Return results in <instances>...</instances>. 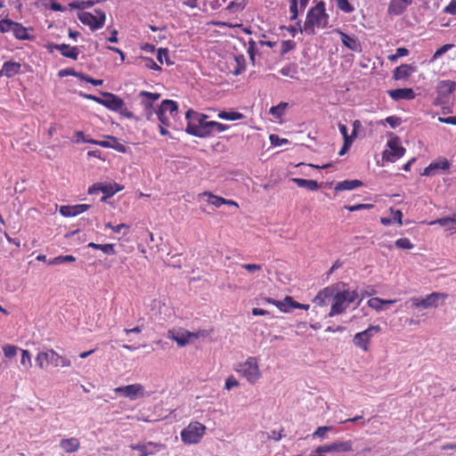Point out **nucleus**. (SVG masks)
Masks as SVG:
<instances>
[{
    "instance_id": "nucleus-44",
    "label": "nucleus",
    "mask_w": 456,
    "mask_h": 456,
    "mask_svg": "<svg viewBox=\"0 0 456 456\" xmlns=\"http://www.w3.org/2000/svg\"><path fill=\"white\" fill-rule=\"evenodd\" d=\"M335 2L337 7L346 13H350L354 10V6L349 3L348 0H335Z\"/></svg>"
},
{
    "instance_id": "nucleus-41",
    "label": "nucleus",
    "mask_w": 456,
    "mask_h": 456,
    "mask_svg": "<svg viewBox=\"0 0 456 456\" xmlns=\"http://www.w3.org/2000/svg\"><path fill=\"white\" fill-rule=\"evenodd\" d=\"M20 69V64L12 61H6L3 65V72L5 76L11 77L17 73Z\"/></svg>"
},
{
    "instance_id": "nucleus-27",
    "label": "nucleus",
    "mask_w": 456,
    "mask_h": 456,
    "mask_svg": "<svg viewBox=\"0 0 456 456\" xmlns=\"http://www.w3.org/2000/svg\"><path fill=\"white\" fill-rule=\"evenodd\" d=\"M160 445L159 444L149 442L148 444H138L135 445H131L133 450H136L140 452V456H149L153 454L155 452L159 450Z\"/></svg>"
},
{
    "instance_id": "nucleus-47",
    "label": "nucleus",
    "mask_w": 456,
    "mask_h": 456,
    "mask_svg": "<svg viewBox=\"0 0 456 456\" xmlns=\"http://www.w3.org/2000/svg\"><path fill=\"white\" fill-rule=\"evenodd\" d=\"M16 21H12L10 19H3L0 20V32L7 33L12 31Z\"/></svg>"
},
{
    "instance_id": "nucleus-16",
    "label": "nucleus",
    "mask_w": 456,
    "mask_h": 456,
    "mask_svg": "<svg viewBox=\"0 0 456 456\" xmlns=\"http://www.w3.org/2000/svg\"><path fill=\"white\" fill-rule=\"evenodd\" d=\"M387 149L383 152V158L390 162H395L399 158L403 156L405 150L400 145V141L397 137H393L387 141Z\"/></svg>"
},
{
    "instance_id": "nucleus-31",
    "label": "nucleus",
    "mask_w": 456,
    "mask_h": 456,
    "mask_svg": "<svg viewBox=\"0 0 456 456\" xmlns=\"http://www.w3.org/2000/svg\"><path fill=\"white\" fill-rule=\"evenodd\" d=\"M415 71V69L409 64H402L394 70V77L396 80L405 79Z\"/></svg>"
},
{
    "instance_id": "nucleus-40",
    "label": "nucleus",
    "mask_w": 456,
    "mask_h": 456,
    "mask_svg": "<svg viewBox=\"0 0 456 456\" xmlns=\"http://www.w3.org/2000/svg\"><path fill=\"white\" fill-rule=\"evenodd\" d=\"M88 247L94 248V249H100L104 254H107V255H114L116 253L115 248H114V244H111V243L97 244L94 242H90V243H88Z\"/></svg>"
},
{
    "instance_id": "nucleus-3",
    "label": "nucleus",
    "mask_w": 456,
    "mask_h": 456,
    "mask_svg": "<svg viewBox=\"0 0 456 456\" xmlns=\"http://www.w3.org/2000/svg\"><path fill=\"white\" fill-rule=\"evenodd\" d=\"M35 362L39 370H45L49 365L55 368L71 366V361L68 357L58 354L52 348L38 352L36 355Z\"/></svg>"
},
{
    "instance_id": "nucleus-28",
    "label": "nucleus",
    "mask_w": 456,
    "mask_h": 456,
    "mask_svg": "<svg viewBox=\"0 0 456 456\" xmlns=\"http://www.w3.org/2000/svg\"><path fill=\"white\" fill-rule=\"evenodd\" d=\"M429 225L439 224L447 232H456V215L452 217H443L434 220L428 224Z\"/></svg>"
},
{
    "instance_id": "nucleus-30",
    "label": "nucleus",
    "mask_w": 456,
    "mask_h": 456,
    "mask_svg": "<svg viewBox=\"0 0 456 456\" xmlns=\"http://www.w3.org/2000/svg\"><path fill=\"white\" fill-rule=\"evenodd\" d=\"M335 291L336 289L334 287H326L318 292V294L314 298V302L320 305H323L326 304V300L328 298L331 297H334V295L336 294Z\"/></svg>"
},
{
    "instance_id": "nucleus-17",
    "label": "nucleus",
    "mask_w": 456,
    "mask_h": 456,
    "mask_svg": "<svg viewBox=\"0 0 456 456\" xmlns=\"http://www.w3.org/2000/svg\"><path fill=\"white\" fill-rule=\"evenodd\" d=\"M353 451V442L347 441H335L329 444L318 446L315 449L317 453H328V452H349Z\"/></svg>"
},
{
    "instance_id": "nucleus-23",
    "label": "nucleus",
    "mask_w": 456,
    "mask_h": 456,
    "mask_svg": "<svg viewBox=\"0 0 456 456\" xmlns=\"http://www.w3.org/2000/svg\"><path fill=\"white\" fill-rule=\"evenodd\" d=\"M387 94L394 101L413 100L416 97V94L411 88L389 90L387 91Z\"/></svg>"
},
{
    "instance_id": "nucleus-58",
    "label": "nucleus",
    "mask_w": 456,
    "mask_h": 456,
    "mask_svg": "<svg viewBox=\"0 0 456 456\" xmlns=\"http://www.w3.org/2000/svg\"><path fill=\"white\" fill-rule=\"evenodd\" d=\"M296 46V44L292 40H285L281 43V54H285L289 51L293 50Z\"/></svg>"
},
{
    "instance_id": "nucleus-55",
    "label": "nucleus",
    "mask_w": 456,
    "mask_h": 456,
    "mask_svg": "<svg viewBox=\"0 0 456 456\" xmlns=\"http://www.w3.org/2000/svg\"><path fill=\"white\" fill-rule=\"evenodd\" d=\"M367 303L370 308L375 309L376 311L382 310V305H384V301L379 297H372L369 299Z\"/></svg>"
},
{
    "instance_id": "nucleus-35",
    "label": "nucleus",
    "mask_w": 456,
    "mask_h": 456,
    "mask_svg": "<svg viewBox=\"0 0 456 456\" xmlns=\"http://www.w3.org/2000/svg\"><path fill=\"white\" fill-rule=\"evenodd\" d=\"M360 185H362V182L359 180H345L336 184L335 191H350L359 187Z\"/></svg>"
},
{
    "instance_id": "nucleus-62",
    "label": "nucleus",
    "mask_w": 456,
    "mask_h": 456,
    "mask_svg": "<svg viewBox=\"0 0 456 456\" xmlns=\"http://www.w3.org/2000/svg\"><path fill=\"white\" fill-rule=\"evenodd\" d=\"M241 268L248 273H255L262 270V265L257 264H242Z\"/></svg>"
},
{
    "instance_id": "nucleus-49",
    "label": "nucleus",
    "mask_w": 456,
    "mask_h": 456,
    "mask_svg": "<svg viewBox=\"0 0 456 456\" xmlns=\"http://www.w3.org/2000/svg\"><path fill=\"white\" fill-rule=\"evenodd\" d=\"M157 60L159 63L163 64L166 62L167 65L172 64L168 58V50L167 48H159L158 50Z\"/></svg>"
},
{
    "instance_id": "nucleus-26",
    "label": "nucleus",
    "mask_w": 456,
    "mask_h": 456,
    "mask_svg": "<svg viewBox=\"0 0 456 456\" xmlns=\"http://www.w3.org/2000/svg\"><path fill=\"white\" fill-rule=\"evenodd\" d=\"M59 445L64 452L73 453L80 448V442L77 437L63 438Z\"/></svg>"
},
{
    "instance_id": "nucleus-15",
    "label": "nucleus",
    "mask_w": 456,
    "mask_h": 456,
    "mask_svg": "<svg viewBox=\"0 0 456 456\" xmlns=\"http://www.w3.org/2000/svg\"><path fill=\"white\" fill-rule=\"evenodd\" d=\"M208 336L207 330H200L197 332L185 330L181 334L175 335L174 330L167 331V338L175 341L179 346H185L189 344L191 338H199Z\"/></svg>"
},
{
    "instance_id": "nucleus-53",
    "label": "nucleus",
    "mask_w": 456,
    "mask_h": 456,
    "mask_svg": "<svg viewBox=\"0 0 456 456\" xmlns=\"http://www.w3.org/2000/svg\"><path fill=\"white\" fill-rule=\"evenodd\" d=\"M453 46H454V45H452V44H446V45H443L442 47H440L439 49H437L436 51V53H434V55L432 56L431 61H435L436 60H437L443 54H444L449 50H451Z\"/></svg>"
},
{
    "instance_id": "nucleus-46",
    "label": "nucleus",
    "mask_w": 456,
    "mask_h": 456,
    "mask_svg": "<svg viewBox=\"0 0 456 456\" xmlns=\"http://www.w3.org/2000/svg\"><path fill=\"white\" fill-rule=\"evenodd\" d=\"M69 5L71 9L84 10V9L92 7L94 5V2L90 1V0H88V1H74V2L69 3Z\"/></svg>"
},
{
    "instance_id": "nucleus-60",
    "label": "nucleus",
    "mask_w": 456,
    "mask_h": 456,
    "mask_svg": "<svg viewBox=\"0 0 456 456\" xmlns=\"http://www.w3.org/2000/svg\"><path fill=\"white\" fill-rule=\"evenodd\" d=\"M332 427L330 426H322L317 428V429L314 432L313 436H318L321 438H324L326 436V432L331 430Z\"/></svg>"
},
{
    "instance_id": "nucleus-29",
    "label": "nucleus",
    "mask_w": 456,
    "mask_h": 456,
    "mask_svg": "<svg viewBox=\"0 0 456 456\" xmlns=\"http://www.w3.org/2000/svg\"><path fill=\"white\" fill-rule=\"evenodd\" d=\"M308 3L309 0H289V12L291 13L290 20H297L299 11H304Z\"/></svg>"
},
{
    "instance_id": "nucleus-42",
    "label": "nucleus",
    "mask_w": 456,
    "mask_h": 456,
    "mask_svg": "<svg viewBox=\"0 0 456 456\" xmlns=\"http://www.w3.org/2000/svg\"><path fill=\"white\" fill-rule=\"evenodd\" d=\"M76 261V257L71 255L58 256L48 262L50 265H58L65 263H73Z\"/></svg>"
},
{
    "instance_id": "nucleus-11",
    "label": "nucleus",
    "mask_w": 456,
    "mask_h": 456,
    "mask_svg": "<svg viewBox=\"0 0 456 456\" xmlns=\"http://www.w3.org/2000/svg\"><path fill=\"white\" fill-rule=\"evenodd\" d=\"M381 331L379 325H370L366 330L357 332L353 338L354 345L362 349L363 352H368L370 349V343L375 334Z\"/></svg>"
},
{
    "instance_id": "nucleus-6",
    "label": "nucleus",
    "mask_w": 456,
    "mask_h": 456,
    "mask_svg": "<svg viewBox=\"0 0 456 456\" xmlns=\"http://www.w3.org/2000/svg\"><path fill=\"white\" fill-rule=\"evenodd\" d=\"M178 105L173 100L162 101L160 106L156 111L159 123L167 126H171V118L175 119L178 116Z\"/></svg>"
},
{
    "instance_id": "nucleus-45",
    "label": "nucleus",
    "mask_w": 456,
    "mask_h": 456,
    "mask_svg": "<svg viewBox=\"0 0 456 456\" xmlns=\"http://www.w3.org/2000/svg\"><path fill=\"white\" fill-rule=\"evenodd\" d=\"M21 357H20V363L23 367L26 369H29L32 366L31 362V354L26 349H20Z\"/></svg>"
},
{
    "instance_id": "nucleus-33",
    "label": "nucleus",
    "mask_w": 456,
    "mask_h": 456,
    "mask_svg": "<svg viewBox=\"0 0 456 456\" xmlns=\"http://www.w3.org/2000/svg\"><path fill=\"white\" fill-rule=\"evenodd\" d=\"M204 197L207 198L206 201L215 208H220L223 205V202H224V198L215 195L209 191H204L199 194V198Z\"/></svg>"
},
{
    "instance_id": "nucleus-10",
    "label": "nucleus",
    "mask_w": 456,
    "mask_h": 456,
    "mask_svg": "<svg viewBox=\"0 0 456 456\" xmlns=\"http://www.w3.org/2000/svg\"><path fill=\"white\" fill-rule=\"evenodd\" d=\"M94 13L89 12H81L78 13L79 20L92 30L102 28L105 23L106 14L104 11L94 9Z\"/></svg>"
},
{
    "instance_id": "nucleus-50",
    "label": "nucleus",
    "mask_w": 456,
    "mask_h": 456,
    "mask_svg": "<svg viewBox=\"0 0 456 456\" xmlns=\"http://www.w3.org/2000/svg\"><path fill=\"white\" fill-rule=\"evenodd\" d=\"M395 244L397 248L402 249H411L414 248V245L408 238H400L395 240Z\"/></svg>"
},
{
    "instance_id": "nucleus-25",
    "label": "nucleus",
    "mask_w": 456,
    "mask_h": 456,
    "mask_svg": "<svg viewBox=\"0 0 456 456\" xmlns=\"http://www.w3.org/2000/svg\"><path fill=\"white\" fill-rule=\"evenodd\" d=\"M338 33L340 35L341 41L346 47L357 53L362 51L361 43L355 36L347 35L340 30H338Z\"/></svg>"
},
{
    "instance_id": "nucleus-12",
    "label": "nucleus",
    "mask_w": 456,
    "mask_h": 456,
    "mask_svg": "<svg viewBox=\"0 0 456 456\" xmlns=\"http://www.w3.org/2000/svg\"><path fill=\"white\" fill-rule=\"evenodd\" d=\"M455 90L456 81H452L449 79L439 80L436 86V92L437 94L436 102L439 104L449 103Z\"/></svg>"
},
{
    "instance_id": "nucleus-51",
    "label": "nucleus",
    "mask_w": 456,
    "mask_h": 456,
    "mask_svg": "<svg viewBox=\"0 0 456 456\" xmlns=\"http://www.w3.org/2000/svg\"><path fill=\"white\" fill-rule=\"evenodd\" d=\"M245 7L246 3L232 1L227 5L226 10H228L231 12H237L242 11Z\"/></svg>"
},
{
    "instance_id": "nucleus-61",
    "label": "nucleus",
    "mask_w": 456,
    "mask_h": 456,
    "mask_svg": "<svg viewBox=\"0 0 456 456\" xmlns=\"http://www.w3.org/2000/svg\"><path fill=\"white\" fill-rule=\"evenodd\" d=\"M239 386V381L232 375L229 376L225 380L224 387L227 390H231L232 387Z\"/></svg>"
},
{
    "instance_id": "nucleus-39",
    "label": "nucleus",
    "mask_w": 456,
    "mask_h": 456,
    "mask_svg": "<svg viewBox=\"0 0 456 456\" xmlns=\"http://www.w3.org/2000/svg\"><path fill=\"white\" fill-rule=\"evenodd\" d=\"M217 117L221 119L236 121L240 120L244 118L243 114L238 111H225L222 110L218 113Z\"/></svg>"
},
{
    "instance_id": "nucleus-7",
    "label": "nucleus",
    "mask_w": 456,
    "mask_h": 456,
    "mask_svg": "<svg viewBox=\"0 0 456 456\" xmlns=\"http://www.w3.org/2000/svg\"><path fill=\"white\" fill-rule=\"evenodd\" d=\"M205 432L206 427L203 424L193 421L182 430L181 439L186 444H196L200 442Z\"/></svg>"
},
{
    "instance_id": "nucleus-5",
    "label": "nucleus",
    "mask_w": 456,
    "mask_h": 456,
    "mask_svg": "<svg viewBox=\"0 0 456 456\" xmlns=\"http://www.w3.org/2000/svg\"><path fill=\"white\" fill-rule=\"evenodd\" d=\"M357 297L358 293L355 290L345 289L341 292H337L334 295L329 316L332 317L342 314L348 307L349 304L356 300Z\"/></svg>"
},
{
    "instance_id": "nucleus-37",
    "label": "nucleus",
    "mask_w": 456,
    "mask_h": 456,
    "mask_svg": "<svg viewBox=\"0 0 456 456\" xmlns=\"http://www.w3.org/2000/svg\"><path fill=\"white\" fill-rule=\"evenodd\" d=\"M288 106V102H281L278 105L273 106L269 112L275 119H280L284 116Z\"/></svg>"
},
{
    "instance_id": "nucleus-20",
    "label": "nucleus",
    "mask_w": 456,
    "mask_h": 456,
    "mask_svg": "<svg viewBox=\"0 0 456 456\" xmlns=\"http://www.w3.org/2000/svg\"><path fill=\"white\" fill-rule=\"evenodd\" d=\"M102 94L104 97L102 105L110 110L118 112L121 110L122 107L125 105L124 101L114 94L102 93Z\"/></svg>"
},
{
    "instance_id": "nucleus-43",
    "label": "nucleus",
    "mask_w": 456,
    "mask_h": 456,
    "mask_svg": "<svg viewBox=\"0 0 456 456\" xmlns=\"http://www.w3.org/2000/svg\"><path fill=\"white\" fill-rule=\"evenodd\" d=\"M279 72L285 77H289L291 78H296V74L297 73L296 65H287L281 68Z\"/></svg>"
},
{
    "instance_id": "nucleus-38",
    "label": "nucleus",
    "mask_w": 456,
    "mask_h": 456,
    "mask_svg": "<svg viewBox=\"0 0 456 456\" xmlns=\"http://www.w3.org/2000/svg\"><path fill=\"white\" fill-rule=\"evenodd\" d=\"M294 299L290 296H286L283 300H278L276 307L283 313H289L293 308Z\"/></svg>"
},
{
    "instance_id": "nucleus-56",
    "label": "nucleus",
    "mask_w": 456,
    "mask_h": 456,
    "mask_svg": "<svg viewBox=\"0 0 456 456\" xmlns=\"http://www.w3.org/2000/svg\"><path fill=\"white\" fill-rule=\"evenodd\" d=\"M236 63H237V67L235 68V69L232 71V74L233 75H240L244 69H245V66H244V57L242 55L240 56H236L234 58Z\"/></svg>"
},
{
    "instance_id": "nucleus-54",
    "label": "nucleus",
    "mask_w": 456,
    "mask_h": 456,
    "mask_svg": "<svg viewBox=\"0 0 456 456\" xmlns=\"http://www.w3.org/2000/svg\"><path fill=\"white\" fill-rule=\"evenodd\" d=\"M409 54V50L405 47H399L396 49V53L395 54L389 55L388 60L391 61H395L401 57L407 56Z\"/></svg>"
},
{
    "instance_id": "nucleus-32",
    "label": "nucleus",
    "mask_w": 456,
    "mask_h": 456,
    "mask_svg": "<svg viewBox=\"0 0 456 456\" xmlns=\"http://www.w3.org/2000/svg\"><path fill=\"white\" fill-rule=\"evenodd\" d=\"M450 168V163L445 158H438L432 161L423 171H436V170H447Z\"/></svg>"
},
{
    "instance_id": "nucleus-14",
    "label": "nucleus",
    "mask_w": 456,
    "mask_h": 456,
    "mask_svg": "<svg viewBox=\"0 0 456 456\" xmlns=\"http://www.w3.org/2000/svg\"><path fill=\"white\" fill-rule=\"evenodd\" d=\"M114 392L117 395L128 398L130 400H136L137 398H142L145 395V389L142 384L134 383L124 387H118L114 388Z\"/></svg>"
},
{
    "instance_id": "nucleus-64",
    "label": "nucleus",
    "mask_w": 456,
    "mask_h": 456,
    "mask_svg": "<svg viewBox=\"0 0 456 456\" xmlns=\"http://www.w3.org/2000/svg\"><path fill=\"white\" fill-rule=\"evenodd\" d=\"M444 12L455 15L456 14V0H451L448 5L444 8Z\"/></svg>"
},
{
    "instance_id": "nucleus-52",
    "label": "nucleus",
    "mask_w": 456,
    "mask_h": 456,
    "mask_svg": "<svg viewBox=\"0 0 456 456\" xmlns=\"http://www.w3.org/2000/svg\"><path fill=\"white\" fill-rule=\"evenodd\" d=\"M18 349V346L10 344L4 345L3 346L4 354L7 358L14 357L17 354Z\"/></svg>"
},
{
    "instance_id": "nucleus-48",
    "label": "nucleus",
    "mask_w": 456,
    "mask_h": 456,
    "mask_svg": "<svg viewBox=\"0 0 456 456\" xmlns=\"http://www.w3.org/2000/svg\"><path fill=\"white\" fill-rule=\"evenodd\" d=\"M229 128V126L216 122V121H210V135L214 134L215 133H222L226 131Z\"/></svg>"
},
{
    "instance_id": "nucleus-34",
    "label": "nucleus",
    "mask_w": 456,
    "mask_h": 456,
    "mask_svg": "<svg viewBox=\"0 0 456 456\" xmlns=\"http://www.w3.org/2000/svg\"><path fill=\"white\" fill-rule=\"evenodd\" d=\"M292 181L301 188L308 191H317L320 188L319 183L314 180H307L303 178H293Z\"/></svg>"
},
{
    "instance_id": "nucleus-24",
    "label": "nucleus",
    "mask_w": 456,
    "mask_h": 456,
    "mask_svg": "<svg viewBox=\"0 0 456 456\" xmlns=\"http://www.w3.org/2000/svg\"><path fill=\"white\" fill-rule=\"evenodd\" d=\"M90 205L87 204H78L74 206H61L60 208V213L63 216L71 217L76 216L79 214H82L88 210Z\"/></svg>"
},
{
    "instance_id": "nucleus-36",
    "label": "nucleus",
    "mask_w": 456,
    "mask_h": 456,
    "mask_svg": "<svg viewBox=\"0 0 456 456\" xmlns=\"http://www.w3.org/2000/svg\"><path fill=\"white\" fill-rule=\"evenodd\" d=\"M28 28H25L21 23L15 22L12 29L13 36L19 40H28L30 36L28 34Z\"/></svg>"
},
{
    "instance_id": "nucleus-1",
    "label": "nucleus",
    "mask_w": 456,
    "mask_h": 456,
    "mask_svg": "<svg viewBox=\"0 0 456 456\" xmlns=\"http://www.w3.org/2000/svg\"><path fill=\"white\" fill-rule=\"evenodd\" d=\"M329 20L330 16L326 12L325 4L319 2L308 10L304 26L301 27L300 21H297V25L299 26L300 32L314 35L315 28L322 29L328 27Z\"/></svg>"
},
{
    "instance_id": "nucleus-2",
    "label": "nucleus",
    "mask_w": 456,
    "mask_h": 456,
    "mask_svg": "<svg viewBox=\"0 0 456 456\" xmlns=\"http://www.w3.org/2000/svg\"><path fill=\"white\" fill-rule=\"evenodd\" d=\"M185 118L187 119L186 132L189 134L200 138L210 136V121L207 120V115L188 110Z\"/></svg>"
},
{
    "instance_id": "nucleus-19",
    "label": "nucleus",
    "mask_w": 456,
    "mask_h": 456,
    "mask_svg": "<svg viewBox=\"0 0 456 456\" xmlns=\"http://www.w3.org/2000/svg\"><path fill=\"white\" fill-rule=\"evenodd\" d=\"M48 48L50 52L57 50L63 57L69 58L74 61L77 60L80 53L77 46H71L66 44H52Z\"/></svg>"
},
{
    "instance_id": "nucleus-57",
    "label": "nucleus",
    "mask_w": 456,
    "mask_h": 456,
    "mask_svg": "<svg viewBox=\"0 0 456 456\" xmlns=\"http://www.w3.org/2000/svg\"><path fill=\"white\" fill-rule=\"evenodd\" d=\"M373 208L372 204H356L353 206H346L345 208L350 212L363 210V209H370Z\"/></svg>"
},
{
    "instance_id": "nucleus-63",
    "label": "nucleus",
    "mask_w": 456,
    "mask_h": 456,
    "mask_svg": "<svg viewBox=\"0 0 456 456\" xmlns=\"http://www.w3.org/2000/svg\"><path fill=\"white\" fill-rule=\"evenodd\" d=\"M144 66L152 70H160L161 68L151 58H143Z\"/></svg>"
},
{
    "instance_id": "nucleus-9",
    "label": "nucleus",
    "mask_w": 456,
    "mask_h": 456,
    "mask_svg": "<svg viewBox=\"0 0 456 456\" xmlns=\"http://www.w3.org/2000/svg\"><path fill=\"white\" fill-rule=\"evenodd\" d=\"M140 99V105L142 108V115L147 120H152L156 110L154 109V103L160 98V94L158 93H150L147 91H141L138 94Z\"/></svg>"
},
{
    "instance_id": "nucleus-8",
    "label": "nucleus",
    "mask_w": 456,
    "mask_h": 456,
    "mask_svg": "<svg viewBox=\"0 0 456 456\" xmlns=\"http://www.w3.org/2000/svg\"><path fill=\"white\" fill-rule=\"evenodd\" d=\"M448 295L443 292H432L425 297H414L410 299L411 307L414 309H428L437 307L440 301H444Z\"/></svg>"
},
{
    "instance_id": "nucleus-18",
    "label": "nucleus",
    "mask_w": 456,
    "mask_h": 456,
    "mask_svg": "<svg viewBox=\"0 0 456 456\" xmlns=\"http://www.w3.org/2000/svg\"><path fill=\"white\" fill-rule=\"evenodd\" d=\"M84 142L94 145H99L103 148L114 149L118 152L126 151V146L119 142V141L116 137L110 135L106 136L104 140L84 139Z\"/></svg>"
},
{
    "instance_id": "nucleus-4",
    "label": "nucleus",
    "mask_w": 456,
    "mask_h": 456,
    "mask_svg": "<svg viewBox=\"0 0 456 456\" xmlns=\"http://www.w3.org/2000/svg\"><path fill=\"white\" fill-rule=\"evenodd\" d=\"M234 370L251 385H255L262 378L258 359L254 356H249L244 362L237 363Z\"/></svg>"
},
{
    "instance_id": "nucleus-13",
    "label": "nucleus",
    "mask_w": 456,
    "mask_h": 456,
    "mask_svg": "<svg viewBox=\"0 0 456 456\" xmlns=\"http://www.w3.org/2000/svg\"><path fill=\"white\" fill-rule=\"evenodd\" d=\"M122 190L123 186L117 183H97L89 187L88 193L92 195L102 191L103 196L102 197L101 200L105 201L108 198L112 197L114 194Z\"/></svg>"
},
{
    "instance_id": "nucleus-22",
    "label": "nucleus",
    "mask_w": 456,
    "mask_h": 456,
    "mask_svg": "<svg viewBox=\"0 0 456 456\" xmlns=\"http://www.w3.org/2000/svg\"><path fill=\"white\" fill-rule=\"evenodd\" d=\"M361 126V123L359 120H355L354 122V130L352 132V134L351 135H348L347 134V126L344 124H339L338 125V129H339V132L340 134L343 135V138H344V147L343 149L341 150L340 151V154H343L344 152V150L350 146L354 138L356 136V129Z\"/></svg>"
},
{
    "instance_id": "nucleus-21",
    "label": "nucleus",
    "mask_w": 456,
    "mask_h": 456,
    "mask_svg": "<svg viewBox=\"0 0 456 456\" xmlns=\"http://www.w3.org/2000/svg\"><path fill=\"white\" fill-rule=\"evenodd\" d=\"M413 0H391L387 7L390 15L398 16L403 14Z\"/></svg>"
},
{
    "instance_id": "nucleus-59",
    "label": "nucleus",
    "mask_w": 456,
    "mask_h": 456,
    "mask_svg": "<svg viewBox=\"0 0 456 456\" xmlns=\"http://www.w3.org/2000/svg\"><path fill=\"white\" fill-rule=\"evenodd\" d=\"M78 78L80 80L86 81V82H88V83H90V84H92L93 86H102V83H103V81L102 79H94L93 77H90L87 75L83 74V73H81V75H78Z\"/></svg>"
}]
</instances>
